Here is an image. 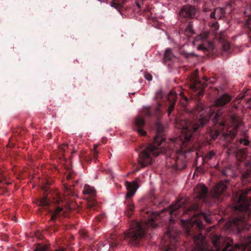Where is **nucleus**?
<instances>
[{
	"label": "nucleus",
	"instance_id": "obj_5",
	"mask_svg": "<svg viewBox=\"0 0 251 251\" xmlns=\"http://www.w3.org/2000/svg\"><path fill=\"white\" fill-rule=\"evenodd\" d=\"M157 112V106H144L141 111L142 115H138L135 117L134 120V129L136 130L138 133L142 136H145L146 132L143 129L140 127L143 126L145 124V121L142 115L149 118L155 117Z\"/></svg>",
	"mask_w": 251,
	"mask_h": 251
},
{
	"label": "nucleus",
	"instance_id": "obj_23",
	"mask_svg": "<svg viewBox=\"0 0 251 251\" xmlns=\"http://www.w3.org/2000/svg\"><path fill=\"white\" fill-rule=\"evenodd\" d=\"M209 32L208 30L202 31L200 34L198 35L195 39V41H202L206 40L208 37Z\"/></svg>",
	"mask_w": 251,
	"mask_h": 251
},
{
	"label": "nucleus",
	"instance_id": "obj_8",
	"mask_svg": "<svg viewBox=\"0 0 251 251\" xmlns=\"http://www.w3.org/2000/svg\"><path fill=\"white\" fill-rule=\"evenodd\" d=\"M227 244L224 249L223 251H235L236 249H241L242 251H251V236L245 238L242 242L241 245L238 244H235L234 247L232 246L233 240L228 238Z\"/></svg>",
	"mask_w": 251,
	"mask_h": 251
},
{
	"label": "nucleus",
	"instance_id": "obj_24",
	"mask_svg": "<svg viewBox=\"0 0 251 251\" xmlns=\"http://www.w3.org/2000/svg\"><path fill=\"white\" fill-rule=\"evenodd\" d=\"M201 87H204V84L201 83V82L198 80L195 79L193 81V84L191 85L190 88L191 89L196 91L200 88Z\"/></svg>",
	"mask_w": 251,
	"mask_h": 251
},
{
	"label": "nucleus",
	"instance_id": "obj_32",
	"mask_svg": "<svg viewBox=\"0 0 251 251\" xmlns=\"http://www.w3.org/2000/svg\"><path fill=\"white\" fill-rule=\"evenodd\" d=\"M211 27L215 32L218 30L219 25L218 22H215L212 24Z\"/></svg>",
	"mask_w": 251,
	"mask_h": 251
},
{
	"label": "nucleus",
	"instance_id": "obj_27",
	"mask_svg": "<svg viewBox=\"0 0 251 251\" xmlns=\"http://www.w3.org/2000/svg\"><path fill=\"white\" fill-rule=\"evenodd\" d=\"M48 248L46 246L37 247L34 251H48ZM54 251H65L64 249L61 248Z\"/></svg>",
	"mask_w": 251,
	"mask_h": 251
},
{
	"label": "nucleus",
	"instance_id": "obj_10",
	"mask_svg": "<svg viewBox=\"0 0 251 251\" xmlns=\"http://www.w3.org/2000/svg\"><path fill=\"white\" fill-rule=\"evenodd\" d=\"M82 192L85 196H88L90 198H91V199L88 200L87 201L88 207L89 208H93L97 204L96 201L94 199V197L96 195L95 189L89 185L85 184L84 186Z\"/></svg>",
	"mask_w": 251,
	"mask_h": 251
},
{
	"label": "nucleus",
	"instance_id": "obj_15",
	"mask_svg": "<svg viewBox=\"0 0 251 251\" xmlns=\"http://www.w3.org/2000/svg\"><path fill=\"white\" fill-rule=\"evenodd\" d=\"M225 13V8L217 7L214 9V11L210 14V17L213 19H221L224 17Z\"/></svg>",
	"mask_w": 251,
	"mask_h": 251
},
{
	"label": "nucleus",
	"instance_id": "obj_13",
	"mask_svg": "<svg viewBox=\"0 0 251 251\" xmlns=\"http://www.w3.org/2000/svg\"><path fill=\"white\" fill-rule=\"evenodd\" d=\"M195 197L201 199L206 198L207 194V189L202 184H199L194 190Z\"/></svg>",
	"mask_w": 251,
	"mask_h": 251
},
{
	"label": "nucleus",
	"instance_id": "obj_4",
	"mask_svg": "<svg viewBox=\"0 0 251 251\" xmlns=\"http://www.w3.org/2000/svg\"><path fill=\"white\" fill-rule=\"evenodd\" d=\"M157 155V130L154 136L153 141L150 143L146 148L141 151L138 155V163L140 168L136 170L138 171L141 168L151 164L153 158Z\"/></svg>",
	"mask_w": 251,
	"mask_h": 251
},
{
	"label": "nucleus",
	"instance_id": "obj_3",
	"mask_svg": "<svg viewBox=\"0 0 251 251\" xmlns=\"http://www.w3.org/2000/svg\"><path fill=\"white\" fill-rule=\"evenodd\" d=\"M202 219H204L207 223H210L211 218L210 215L205 213H201L194 220L191 222H187L185 224V232L187 236L193 237L195 243L193 251H219L223 246L225 239L221 236L213 234L211 236V241L213 245L211 248L206 243L204 237L201 234L194 235L192 233V226L191 223L196 225L199 228H203V225Z\"/></svg>",
	"mask_w": 251,
	"mask_h": 251
},
{
	"label": "nucleus",
	"instance_id": "obj_45",
	"mask_svg": "<svg viewBox=\"0 0 251 251\" xmlns=\"http://www.w3.org/2000/svg\"><path fill=\"white\" fill-rule=\"evenodd\" d=\"M68 148V145L67 144H63L62 145L60 148V149L63 151H65L66 149Z\"/></svg>",
	"mask_w": 251,
	"mask_h": 251
},
{
	"label": "nucleus",
	"instance_id": "obj_36",
	"mask_svg": "<svg viewBox=\"0 0 251 251\" xmlns=\"http://www.w3.org/2000/svg\"><path fill=\"white\" fill-rule=\"evenodd\" d=\"M98 146L97 145H94V150L93 151V155L95 158H96L98 154V151L97 150Z\"/></svg>",
	"mask_w": 251,
	"mask_h": 251
},
{
	"label": "nucleus",
	"instance_id": "obj_34",
	"mask_svg": "<svg viewBox=\"0 0 251 251\" xmlns=\"http://www.w3.org/2000/svg\"><path fill=\"white\" fill-rule=\"evenodd\" d=\"M214 156H215V152L213 151H211L206 155L205 158L208 159H211Z\"/></svg>",
	"mask_w": 251,
	"mask_h": 251
},
{
	"label": "nucleus",
	"instance_id": "obj_30",
	"mask_svg": "<svg viewBox=\"0 0 251 251\" xmlns=\"http://www.w3.org/2000/svg\"><path fill=\"white\" fill-rule=\"evenodd\" d=\"M166 235L171 239H175L176 238L177 234L174 233V231L168 230L166 233Z\"/></svg>",
	"mask_w": 251,
	"mask_h": 251
},
{
	"label": "nucleus",
	"instance_id": "obj_42",
	"mask_svg": "<svg viewBox=\"0 0 251 251\" xmlns=\"http://www.w3.org/2000/svg\"><path fill=\"white\" fill-rule=\"evenodd\" d=\"M143 0H136V4L138 8H140L141 7Z\"/></svg>",
	"mask_w": 251,
	"mask_h": 251
},
{
	"label": "nucleus",
	"instance_id": "obj_52",
	"mask_svg": "<svg viewBox=\"0 0 251 251\" xmlns=\"http://www.w3.org/2000/svg\"><path fill=\"white\" fill-rule=\"evenodd\" d=\"M156 21H156V20L155 19V18H153V19H152V23H153L152 25H153V26H155V27H156Z\"/></svg>",
	"mask_w": 251,
	"mask_h": 251
},
{
	"label": "nucleus",
	"instance_id": "obj_22",
	"mask_svg": "<svg viewBox=\"0 0 251 251\" xmlns=\"http://www.w3.org/2000/svg\"><path fill=\"white\" fill-rule=\"evenodd\" d=\"M63 211V208L61 207H57L53 212L50 211L51 214L50 220L54 221L57 218H59L61 215V212Z\"/></svg>",
	"mask_w": 251,
	"mask_h": 251
},
{
	"label": "nucleus",
	"instance_id": "obj_25",
	"mask_svg": "<svg viewBox=\"0 0 251 251\" xmlns=\"http://www.w3.org/2000/svg\"><path fill=\"white\" fill-rule=\"evenodd\" d=\"M0 183L6 184L9 185L10 182H8L6 177L5 173H4L3 171L0 170Z\"/></svg>",
	"mask_w": 251,
	"mask_h": 251
},
{
	"label": "nucleus",
	"instance_id": "obj_19",
	"mask_svg": "<svg viewBox=\"0 0 251 251\" xmlns=\"http://www.w3.org/2000/svg\"><path fill=\"white\" fill-rule=\"evenodd\" d=\"M158 143L159 142V135L161 136V142L164 141L165 138L164 137V132L165 131L166 127L162 125L158 121ZM159 145L158 144V147ZM159 149L158 148V154L159 153Z\"/></svg>",
	"mask_w": 251,
	"mask_h": 251
},
{
	"label": "nucleus",
	"instance_id": "obj_11",
	"mask_svg": "<svg viewBox=\"0 0 251 251\" xmlns=\"http://www.w3.org/2000/svg\"><path fill=\"white\" fill-rule=\"evenodd\" d=\"M197 12V9L193 6L186 5L183 6L179 11L180 16L185 18H193Z\"/></svg>",
	"mask_w": 251,
	"mask_h": 251
},
{
	"label": "nucleus",
	"instance_id": "obj_9",
	"mask_svg": "<svg viewBox=\"0 0 251 251\" xmlns=\"http://www.w3.org/2000/svg\"><path fill=\"white\" fill-rule=\"evenodd\" d=\"M251 193V188L245 190L242 192L237 200L236 204L234 206V208L236 210L241 212H246L248 211L249 206L251 203V199H248L246 195Z\"/></svg>",
	"mask_w": 251,
	"mask_h": 251
},
{
	"label": "nucleus",
	"instance_id": "obj_49",
	"mask_svg": "<svg viewBox=\"0 0 251 251\" xmlns=\"http://www.w3.org/2000/svg\"><path fill=\"white\" fill-rule=\"evenodd\" d=\"M179 95L181 96V97L184 98V100L185 101H187L188 100L187 98L184 96L183 92H180Z\"/></svg>",
	"mask_w": 251,
	"mask_h": 251
},
{
	"label": "nucleus",
	"instance_id": "obj_26",
	"mask_svg": "<svg viewBox=\"0 0 251 251\" xmlns=\"http://www.w3.org/2000/svg\"><path fill=\"white\" fill-rule=\"evenodd\" d=\"M122 4L123 3L119 2L117 0H113L111 3V6L115 8L119 12H120V9L122 6Z\"/></svg>",
	"mask_w": 251,
	"mask_h": 251
},
{
	"label": "nucleus",
	"instance_id": "obj_60",
	"mask_svg": "<svg viewBox=\"0 0 251 251\" xmlns=\"http://www.w3.org/2000/svg\"><path fill=\"white\" fill-rule=\"evenodd\" d=\"M226 133H224V134H226V135H227L226 134Z\"/></svg>",
	"mask_w": 251,
	"mask_h": 251
},
{
	"label": "nucleus",
	"instance_id": "obj_55",
	"mask_svg": "<svg viewBox=\"0 0 251 251\" xmlns=\"http://www.w3.org/2000/svg\"><path fill=\"white\" fill-rule=\"evenodd\" d=\"M244 95H243V96H241V97H240V96H238V97H237V98H238V99H242L243 98H244Z\"/></svg>",
	"mask_w": 251,
	"mask_h": 251
},
{
	"label": "nucleus",
	"instance_id": "obj_7",
	"mask_svg": "<svg viewBox=\"0 0 251 251\" xmlns=\"http://www.w3.org/2000/svg\"><path fill=\"white\" fill-rule=\"evenodd\" d=\"M224 228L227 230H236L237 232L248 229L246 219L243 216L229 221L225 224Z\"/></svg>",
	"mask_w": 251,
	"mask_h": 251
},
{
	"label": "nucleus",
	"instance_id": "obj_33",
	"mask_svg": "<svg viewBox=\"0 0 251 251\" xmlns=\"http://www.w3.org/2000/svg\"><path fill=\"white\" fill-rule=\"evenodd\" d=\"M216 110L217 111L214 116V121H217L218 120V118L220 116L221 114H222L221 109H218V110Z\"/></svg>",
	"mask_w": 251,
	"mask_h": 251
},
{
	"label": "nucleus",
	"instance_id": "obj_61",
	"mask_svg": "<svg viewBox=\"0 0 251 251\" xmlns=\"http://www.w3.org/2000/svg\"><path fill=\"white\" fill-rule=\"evenodd\" d=\"M249 165H250V167H251V164H250Z\"/></svg>",
	"mask_w": 251,
	"mask_h": 251
},
{
	"label": "nucleus",
	"instance_id": "obj_31",
	"mask_svg": "<svg viewBox=\"0 0 251 251\" xmlns=\"http://www.w3.org/2000/svg\"><path fill=\"white\" fill-rule=\"evenodd\" d=\"M185 32L186 34H192L194 33L192 25H191L189 24L188 25L186 28Z\"/></svg>",
	"mask_w": 251,
	"mask_h": 251
},
{
	"label": "nucleus",
	"instance_id": "obj_50",
	"mask_svg": "<svg viewBox=\"0 0 251 251\" xmlns=\"http://www.w3.org/2000/svg\"><path fill=\"white\" fill-rule=\"evenodd\" d=\"M250 174V171H247L243 175V177L244 178H246L247 177V176L249 175Z\"/></svg>",
	"mask_w": 251,
	"mask_h": 251
},
{
	"label": "nucleus",
	"instance_id": "obj_1",
	"mask_svg": "<svg viewBox=\"0 0 251 251\" xmlns=\"http://www.w3.org/2000/svg\"><path fill=\"white\" fill-rule=\"evenodd\" d=\"M156 189H151L149 194L148 199L141 200V215L144 219L141 222L133 221L131 223L128 231L124 235V237L131 245H136L147 232V229H155L157 226L156 206Z\"/></svg>",
	"mask_w": 251,
	"mask_h": 251
},
{
	"label": "nucleus",
	"instance_id": "obj_59",
	"mask_svg": "<svg viewBox=\"0 0 251 251\" xmlns=\"http://www.w3.org/2000/svg\"><path fill=\"white\" fill-rule=\"evenodd\" d=\"M184 2H186L187 0H183Z\"/></svg>",
	"mask_w": 251,
	"mask_h": 251
},
{
	"label": "nucleus",
	"instance_id": "obj_58",
	"mask_svg": "<svg viewBox=\"0 0 251 251\" xmlns=\"http://www.w3.org/2000/svg\"><path fill=\"white\" fill-rule=\"evenodd\" d=\"M190 54H191V55H193V56L195 55L194 54H193V53H190Z\"/></svg>",
	"mask_w": 251,
	"mask_h": 251
},
{
	"label": "nucleus",
	"instance_id": "obj_39",
	"mask_svg": "<svg viewBox=\"0 0 251 251\" xmlns=\"http://www.w3.org/2000/svg\"><path fill=\"white\" fill-rule=\"evenodd\" d=\"M239 142L241 144H243L245 146H247L249 144V141L246 139H240Z\"/></svg>",
	"mask_w": 251,
	"mask_h": 251
},
{
	"label": "nucleus",
	"instance_id": "obj_37",
	"mask_svg": "<svg viewBox=\"0 0 251 251\" xmlns=\"http://www.w3.org/2000/svg\"><path fill=\"white\" fill-rule=\"evenodd\" d=\"M230 48L229 44L228 42H225L223 44V50L225 51H228Z\"/></svg>",
	"mask_w": 251,
	"mask_h": 251
},
{
	"label": "nucleus",
	"instance_id": "obj_56",
	"mask_svg": "<svg viewBox=\"0 0 251 251\" xmlns=\"http://www.w3.org/2000/svg\"><path fill=\"white\" fill-rule=\"evenodd\" d=\"M20 130V136H22L23 135V133H22V132H23V131H22V130H21V129H18V130Z\"/></svg>",
	"mask_w": 251,
	"mask_h": 251
},
{
	"label": "nucleus",
	"instance_id": "obj_28",
	"mask_svg": "<svg viewBox=\"0 0 251 251\" xmlns=\"http://www.w3.org/2000/svg\"><path fill=\"white\" fill-rule=\"evenodd\" d=\"M108 243L110 248H113L117 247L120 244V241L118 240H115L114 238H113L108 241Z\"/></svg>",
	"mask_w": 251,
	"mask_h": 251
},
{
	"label": "nucleus",
	"instance_id": "obj_40",
	"mask_svg": "<svg viewBox=\"0 0 251 251\" xmlns=\"http://www.w3.org/2000/svg\"><path fill=\"white\" fill-rule=\"evenodd\" d=\"M245 26L246 27H248L251 29V19L250 18L246 20L245 23Z\"/></svg>",
	"mask_w": 251,
	"mask_h": 251
},
{
	"label": "nucleus",
	"instance_id": "obj_35",
	"mask_svg": "<svg viewBox=\"0 0 251 251\" xmlns=\"http://www.w3.org/2000/svg\"><path fill=\"white\" fill-rule=\"evenodd\" d=\"M199 205L198 204H194L189 209V211L196 210H198L199 209ZM188 210H186L184 212L186 213H188Z\"/></svg>",
	"mask_w": 251,
	"mask_h": 251
},
{
	"label": "nucleus",
	"instance_id": "obj_38",
	"mask_svg": "<svg viewBox=\"0 0 251 251\" xmlns=\"http://www.w3.org/2000/svg\"><path fill=\"white\" fill-rule=\"evenodd\" d=\"M75 174L73 172H71L67 175V178L68 180H70V179H73L75 178Z\"/></svg>",
	"mask_w": 251,
	"mask_h": 251
},
{
	"label": "nucleus",
	"instance_id": "obj_53",
	"mask_svg": "<svg viewBox=\"0 0 251 251\" xmlns=\"http://www.w3.org/2000/svg\"><path fill=\"white\" fill-rule=\"evenodd\" d=\"M205 48L201 45H200L198 47V49L199 50H204Z\"/></svg>",
	"mask_w": 251,
	"mask_h": 251
},
{
	"label": "nucleus",
	"instance_id": "obj_29",
	"mask_svg": "<svg viewBox=\"0 0 251 251\" xmlns=\"http://www.w3.org/2000/svg\"><path fill=\"white\" fill-rule=\"evenodd\" d=\"M164 57L167 60H172L173 55L170 49H167L164 53Z\"/></svg>",
	"mask_w": 251,
	"mask_h": 251
},
{
	"label": "nucleus",
	"instance_id": "obj_57",
	"mask_svg": "<svg viewBox=\"0 0 251 251\" xmlns=\"http://www.w3.org/2000/svg\"><path fill=\"white\" fill-rule=\"evenodd\" d=\"M154 99H157V92H155V95H154Z\"/></svg>",
	"mask_w": 251,
	"mask_h": 251
},
{
	"label": "nucleus",
	"instance_id": "obj_20",
	"mask_svg": "<svg viewBox=\"0 0 251 251\" xmlns=\"http://www.w3.org/2000/svg\"><path fill=\"white\" fill-rule=\"evenodd\" d=\"M78 180H76L75 181L73 182V184L72 185H64V189H65V194L66 195L68 196H74L75 195V192L73 191V187L75 186V184L77 183Z\"/></svg>",
	"mask_w": 251,
	"mask_h": 251
},
{
	"label": "nucleus",
	"instance_id": "obj_43",
	"mask_svg": "<svg viewBox=\"0 0 251 251\" xmlns=\"http://www.w3.org/2000/svg\"><path fill=\"white\" fill-rule=\"evenodd\" d=\"M145 77L146 79L149 81H151L152 80V76L151 75L148 73H146L145 74Z\"/></svg>",
	"mask_w": 251,
	"mask_h": 251
},
{
	"label": "nucleus",
	"instance_id": "obj_18",
	"mask_svg": "<svg viewBox=\"0 0 251 251\" xmlns=\"http://www.w3.org/2000/svg\"><path fill=\"white\" fill-rule=\"evenodd\" d=\"M231 120L232 121V122L233 123V126H234V128H233L234 130H229L228 131L227 133H226V134L229 136H234L235 135V134L236 133L237 129L240 126H241V125L238 123H236V121L237 120L236 116H232L231 118Z\"/></svg>",
	"mask_w": 251,
	"mask_h": 251
},
{
	"label": "nucleus",
	"instance_id": "obj_14",
	"mask_svg": "<svg viewBox=\"0 0 251 251\" xmlns=\"http://www.w3.org/2000/svg\"><path fill=\"white\" fill-rule=\"evenodd\" d=\"M186 200L184 198L178 200L174 204H172L169 209V213L171 215H176V211L182 207L185 204Z\"/></svg>",
	"mask_w": 251,
	"mask_h": 251
},
{
	"label": "nucleus",
	"instance_id": "obj_12",
	"mask_svg": "<svg viewBox=\"0 0 251 251\" xmlns=\"http://www.w3.org/2000/svg\"><path fill=\"white\" fill-rule=\"evenodd\" d=\"M226 183L227 181H220L215 186L211 192V197L215 199L218 198L220 195L226 190L227 188Z\"/></svg>",
	"mask_w": 251,
	"mask_h": 251
},
{
	"label": "nucleus",
	"instance_id": "obj_47",
	"mask_svg": "<svg viewBox=\"0 0 251 251\" xmlns=\"http://www.w3.org/2000/svg\"><path fill=\"white\" fill-rule=\"evenodd\" d=\"M103 217V215H99L96 217V220H97V222H100Z\"/></svg>",
	"mask_w": 251,
	"mask_h": 251
},
{
	"label": "nucleus",
	"instance_id": "obj_51",
	"mask_svg": "<svg viewBox=\"0 0 251 251\" xmlns=\"http://www.w3.org/2000/svg\"><path fill=\"white\" fill-rule=\"evenodd\" d=\"M81 235L83 238H85L88 236L87 233L83 231L81 232Z\"/></svg>",
	"mask_w": 251,
	"mask_h": 251
},
{
	"label": "nucleus",
	"instance_id": "obj_16",
	"mask_svg": "<svg viewBox=\"0 0 251 251\" xmlns=\"http://www.w3.org/2000/svg\"><path fill=\"white\" fill-rule=\"evenodd\" d=\"M176 94L175 92H174L173 91H171L169 93V95H168V100L170 102L171 105L168 109V115H170V114H171L172 111L174 109V105L175 103V101L176 100Z\"/></svg>",
	"mask_w": 251,
	"mask_h": 251
},
{
	"label": "nucleus",
	"instance_id": "obj_17",
	"mask_svg": "<svg viewBox=\"0 0 251 251\" xmlns=\"http://www.w3.org/2000/svg\"><path fill=\"white\" fill-rule=\"evenodd\" d=\"M231 100V97L227 94H224L219 97L215 101L216 105L223 106L228 102Z\"/></svg>",
	"mask_w": 251,
	"mask_h": 251
},
{
	"label": "nucleus",
	"instance_id": "obj_2",
	"mask_svg": "<svg viewBox=\"0 0 251 251\" xmlns=\"http://www.w3.org/2000/svg\"><path fill=\"white\" fill-rule=\"evenodd\" d=\"M215 110V106L205 108L202 103H199L196 106V111L200 115L198 121L177 120L176 127L181 130V135L176 138L171 139L176 148H184L186 144L190 140L193 132L206 124L214 114Z\"/></svg>",
	"mask_w": 251,
	"mask_h": 251
},
{
	"label": "nucleus",
	"instance_id": "obj_41",
	"mask_svg": "<svg viewBox=\"0 0 251 251\" xmlns=\"http://www.w3.org/2000/svg\"><path fill=\"white\" fill-rule=\"evenodd\" d=\"M212 10V9L210 8L208 6H207L206 4H205L203 6V11L205 12H208Z\"/></svg>",
	"mask_w": 251,
	"mask_h": 251
},
{
	"label": "nucleus",
	"instance_id": "obj_44",
	"mask_svg": "<svg viewBox=\"0 0 251 251\" xmlns=\"http://www.w3.org/2000/svg\"><path fill=\"white\" fill-rule=\"evenodd\" d=\"M218 134H219V132L217 131H216L214 133H211V137L213 139H216L217 137Z\"/></svg>",
	"mask_w": 251,
	"mask_h": 251
},
{
	"label": "nucleus",
	"instance_id": "obj_21",
	"mask_svg": "<svg viewBox=\"0 0 251 251\" xmlns=\"http://www.w3.org/2000/svg\"><path fill=\"white\" fill-rule=\"evenodd\" d=\"M37 204L39 206L41 207V208L46 210L49 206L50 202L47 197H44L37 201Z\"/></svg>",
	"mask_w": 251,
	"mask_h": 251
},
{
	"label": "nucleus",
	"instance_id": "obj_54",
	"mask_svg": "<svg viewBox=\"0 0 251 251\" xmlns=\"http://www.w3.org/2000/svg\"><path fill=\"white\" fill-rule=\"evenodd\" d=\"M226 124L224 122H223L221 124V126L222 128H224Z\"/></svg>",
	"mask_w": 251,
	"mask_h": 251
},
{
	"label": "nucleus",
	"instance_id": "obj_46",
	"mask_svg": "<svg viewBox=\"0 0 251 251\" xmlns=\"http://www.w3.org/2000/svg\"><path fill=\"white\" fill-rule=\"evenodd\" d=\"M248 10L251 11V6H249L246 9V10L244 11V13L245 14H247V16H250V14L248 13Z\"/></svg>",
	"mask_w": 251,
	"mask_h": 251
},
{
	"label": "nucleus",
	"instance_id": "obj_6",
	"mask_svg": "<svg viewBox=\"0 0 251 251\" xmlns=\"http://www.w3.org/2000/svg\"><path fill=\"white\" fill-rule=\"evenodd\" d=\"M139 178H136L135 181L129 182L126 181L125 185L127 190V193L126 195V201L125 204L126 205V211L125 212V215L128 217L130 218L133 214L135 206L132 202L131 198L134 195L137 189L139 187V185L137 184V181Z\"/></svg>",
	"mask_w": 251,
	"mask_h": 251
},
{
	"label": "nucleus",
	"instance_id": "obj_48",
	"mask_svg": "<svg viewBox=\"0 0 251 251\" xmlns=\"http://www.w3.org/2000/svg\"><path fill=\"white\" fill-rule=\"evenodd\" d=\"M230 169L229 168H225V169L223 170L222 171V174L224 175H227V173L226 172L228 171H229Z\"/></svg>",
	"mask_w": 251,
	"mask_h": 251
}]
</instances>
